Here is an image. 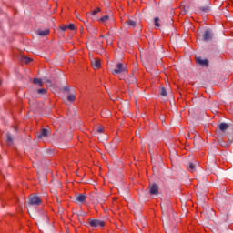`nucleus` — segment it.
Segmentation results:
<instances>
[{
	"mask_svg": "<svg viewBox=\"0 0 233 233\" xmlns=\"http://www.w3.org/2000/svg\"><path fill=\"white\" fill-rule=\"evenodd\" d=\"M228 127H229L228 124L221 123L219 124L218 128L221 132H227V130H228Z\"/></svg>",
	"mask_w": 233,
	"mask_h": 233,
	"instance_id": "11",
	"label": "nucleus"
},
{
	"mask_svg": "<svg viewBox=\"0 0 233 233\" xmlns=\"http://www.w3.org/2000/svg\"><path fill=\"white\" fill-rule=\"evenodd\" d=\"M126 23L129 26H132V28H136V25H137L136 21H134V20H127Z\"/></svg>",
	"mask_w": 233,
	"mask_h": 233,
	"instance_id": "20",
	"label": "nucleus"
},
{
	"mask_svg": "<svg viewBox=\"0 0 233 233\" xmlns=\"http://www.w3.org/2000/svg\"><path fill=\"white\" fill-rule=\"evenodd\" d=\"M127 83L129 85L132 83H136V78L134 76H129V78H127Z\"/></svg>",
	"mask_w": 233,
	"mask_h": 233,
	"instance_id": "24",
	"label": "nucleus"
},
{
	"mask_svg": "<svg viewBox=\"0 0 233 233\" xmlns=\"http://www.w3.org/2000/svg\"><path fill=\"white\" fill-rule=\"evenodd\" d=\"M109 19H110V16L107 15H106L102 16V17L99 19V21H100L101 23H106V21H108Z\"/></svg>",
	"mask_w": 233,
	"mask_h": 233,
	"instance_id": "21",
	"label": "nucleus"
},
{
	"mask_svg": "<svg viewBox=\"0 0 233 233\" xmlns=\"http://www.w3.org/2000/svg\"><path fill=\"white\" fill-rule=\"evenodd\" d=\"M67 29L68 30H76V25L70 24L69 25H67Z\"/></svg>",
	"mask_w": 233,
	"mask_h": 233,
	"instance_id": "26",
	"label": "nucleus"
},
{
	"mask_svg": "<svg viewBox=\"0 0 233 233\" xmlns=\"http://www.w3.org/2000/svg\"><path fill=\"white\" fill-rule=\"evenodd\" d=\"M0 85H1V80H0Z\"/></svg>",
	"mask_w": 233,
	"mask_h": 233,
	"instance_id": "37",
	"label": "nucleus"
},
{
	"mask_svg": "<svg viewBox=\"0 0 233 233\" xmlns=\"http://www.w3.org/2000/svg\"><path fill=\"white\" fill-rule=\"evenodd\" d=\"M98 12H101V8H96V9H95L93 12H92V15H97V13Z\"/></svg>",
	"mask_w": 233,
	"mask_h": 233,
	"instance_id": "25",
	"label": "nucleus"
},
{
	"mask_svg": "<svg viewBox=\"0 0 233 233\" xmlns=\"http://www.w3.org/2000/svg\"><path fill=\"white\" fill-rule=\"evenodd\" d=\"M43 203V200H41V198L39 196L31 194L30 195V205L31 207H39Z\"/></svg>",
	"mask_w": 233,
	"mask_h": 233,
	"instance_id": "1",
	"label": "nucleus"
},
{
	"mask_svg": "<svg viewBox=\"0 0 233 233\" xmlns=\"http://www.w3.org/2000/svg\"><path fill=\"white\" fill-rule=\"evenodd\" d=\"M154 23H155V26H157V28L161 26V25L159 24V17H155Z\"/></svg>",
	"mask_w": 233,
	"mask_h": 233,
	"instance_id": "23",
	"label": "nucleus"
},
{
	"mask_svg": "<svg viewBox=\"0 0 233 233\" xmlns=\"http://www.w3.org/2000/svg\"><path fill=\"white\" fill-rule=\"evenodd\" d=\"M45 82L47 83V86H52V81H50L49 79H45Z\"/></svg>",
	"mask_w": 233,
	"mask_h": 233,
	"instance_id": "29",
	"label": "nucleus"
},
{
	"mask_svg": "<svg viewBox=\"0 0 233 233\" xmlns=\"http://www.w3.org/2000/svg\"><path fill=\"white\" fill-rule=\"evenodd\" d=\"M28 205H30V201L25 200V206H26V208H27V212H30V210L28 209Z\"/></svg>",
	"mask_w": 233,
	"mask_h": 233,
	"instance_id": "31",
	"label": "nucleus"
},
{
	"mask_svg": "<svg viewBox=\"0 0 233 233\" xmlns=\"http://www.w3.org/2000/svg\"><path fill=\"white\" fill-rule=\"evenodd\" d=\"M63 90H64V92H70V87H68V86H64V87H63Z\"/></svg>",
	"mask_w": 233,
	"mask_h": 233,
	"instance_id": "30",
	"label": "nucleus"
},
{
	"mask_svg": "<svg viewBox=\"0 0 233 233\" xmlns=\"http://www.w3.org/2000/svg\"><path fill=\"white\" fill-rule=\"evenodd\" d=\"M36 34L40 35V37H46L50 34V29H46V30H37Z\"/></svg>",
	"mask_w": 233,
	"mask_h": 233,
	"instance_id": "9",
	"label": "nucleus"
},
{
	"mask_svg": "<svg viewBox=\"0 0 233 233\" xmlns=\"http://www.w3.org/2000/svg\"><path fill=\"white\" fill-rule=\"evenodd\" d=\"M149 194L151 196H157L159 194V186L157 184L153 183L149 185Z\"/></svg>",
	"mask_w": 233,
	"mask_h": 233,
	"instance_id": "4",
	"label": "nucleus"
},
{
	"mask_svg": "<svg viewBox=\"0 0 233 233\" xmlns=\"http://www.w3.org/2000/svg\"><path fill=\"white\" fill-rule=\"evenodd\" d=\"M91 65H92L94 70H97V69L101 68V60L96 59L91 62Z\"/></svg>",
	"mask_w": 233,
	"mask_h": 233,
	"instance_id": "8",
	"label": "nucleus"
},
{
	"mask_svg": "<svg viewBox=\"0 0 233 233\" xmlns=\"http://www.w3.org/2000/svg\"><path fill=\"white\" fill-rule=\"evenodd\" d=\"M60 30H61L62 32H66V30H68V25H61V26H60Z\"/></svg>",
	"mask_w": 233,
	"mask_h": 233,
	"instance_id": "27",
	"label": "nucleus"
},
{
	"mask_svg": "<svg viewBox=\"0 0 233 233\" xmlns=\"http://www.w3.org/2000/svg\"><path fill=\"white\" fill-rule=\"evenodd\" d=\"M5 136H6L7 145H14V137H12V134L6 133Z\"/></svg>",
	"mask_w": 233,
	"mask_h": 233,
	"instance_id": "10",
	"label": "nucleus"
},
{
	"mask_svg": "<svg viewBox=\"0 0 233 233\" xmlns=\"http://www.w3.org/2000/svg\"><path fill=\"white\" fill-rule=\"evenodd\" d=\"M160 96H163V97H167V89L165 87H161Z\"/></svg>",
	"mask_w": 233,
	"mask_h": 233,
	"instance_id": "22",
	"label": "nucleus"
},
{
	"mask_svg": "<svg viewBox=\"0 0 233 233\" xmlns=\"http://www.w3.org/2000/svg\"><path fill=\"white\" fill-rule=\"evenodd\" d=\"M33 85H36V86H43V79L41 78H34Z\"/></svg>",
	"mask_w": 233,
	"mask_h": 233,
	"instance_id": "13",
	"label": "nucleus"
},
{
	"mask_svg": "<svg viewBox=\"0 0 233 233\" xmlns=\"http://www.w3.org/2000/svg\"><path fill=\"white\" fill-rule=\"evenodd\" d=\"M104 130H105V127H103L101 126V127H98L97 132H99V134H103Z\"/></svg>",
	"mask_w": 233,
	"mask_h": 233,
	"instance_id": "28",
	"label": "nucleus"
},
{
	"mask_svg": "<svg viewBox=\"0 0 233 233\" xmlns=\"http://www.w3.org/2000/svg\"><path fill=\"white\" fill-rule=\"evenodd\" d=\"M47 90L45 88H41V89H37L36 90V94L40 95V96H46Z\"/></svg>",
	"mask_w": 233,
	"mask_h": 233,
	"instance_id": "18",
	"label": "nucleus"
},
{
	"mask_svg": "<svg viewBox=\"0 0 233 233\" xmlns=\"http://www.w3.org/2000/svg\"><path fill=\"white\" fill-rule=\"evenodd\" d=\"M30 61H33V59H32V58H30Z\"/></svg>",
	"mask_w": 233,
	"mask_h": 233,
	"instance_id": "36",
	"label": "nucleus"
},
{
	"mask_svg": "<svg viewBox=\"0 0 233 233\" xmlns=\"http://www.w3.org/2000/svg\"><path fill=\"white\" fill-rule=\"evenodd\" d=\"M221 147H227L228 145L226 143H220Z\"/></svg>",
	"mask_w": 233,
	"mask_h": 233,
	"instance_id": "32",
	"label": "nucleus"
},
{
	"mask_svg": "<svg viewBox=\"0 0 233 233\" xmlns=\"http://www.w3.org/2000/svg\"><path fill=\"white\" fill-rule=\"evenodd\" d=\"M101 37H105V35H101Z\"/></svg>",
	"mask_w": 233,
	"mask_h": 233,
	"instance_id": "35",
	"label": "nucleus"
},
{
	"mask_svg": "<svg viewBox=\"0 0 233 233\" xmlns=\"http://www.w3.org/2000/svg\"><path fill=\"white\" fill-rule=\"evenodd\" d=\"M88 224H89L90 227H92L93 228H97V227H100V228H103V227H105V221L99 220V219H92V218H89V219H88Z\"/></svg>",
	"mask_w": 233,
	"mask_h": 233,
	"instance_id": "2",
	"label": "nucleus"
},
{
	"mask_svg": "<svg viewBox=\"0 0 233 233\" xmlns=\"http://www.w3.org/2000/svg\"><path fill=\"white\" fill-rule=\"evenodd\" d=\"M76 201H78L79 203H85V201H86V196H85V194H80L76 197Z\"/></svg>",
	"mask_w": 233,
	"mask_h": 233,
	"instance_id": "12",
	"label": "nucleus"
},
{
	"mask_svg": "<svg viewBox=\"0 0 233 233\" xmlns=\"http://www.w3.org/2000/svg\"><path fill=\"white\" fill-rule=\"evenodd\" d=\"M136 136H139V134H138V133H136Z\"/></svg>",
	"mask_w": 233,
	"mask_h": 233,
	"instance_id": "33",
	"label": "nucleus"
},
{
	"mask_svg": "<svg viewBox=\"0 0 233 233\" xmlns=\"http://www.w3.org/2000/svg\"><path fill=\"white\" fill-rule=\"evenodd\" d=\"M47 136H48V129H46V128L42 129V132H41L39 137H46Z\"/></svg>",
	"mask_w": 233,
	"mask_h": 233,
	"instance_id": "17",
	"label": "nucleus"
},
{
	"mask_svg": "<svg viewBox=\"0 0 233 233\" xmlns=\"http://www.w3.org/2000/svg\"><path fill=\"white\" fill-rule=\"evenodd\" d=\"M212 37H214V34L210 29H207L203 35V41L205 42L212 41Z\"/></svg>",
	"mask_w": 233,
	"mask_h": 233,
	"instance_id": "6",
	"label": "nucleus"
},
{
	"mask_svg": "<svg viewBox=\"0 0 233 233\" xmlns=\"http://www.w3.org/2000/svg\"><path fill=\"white\" fill-rule=\"evenodd\" d=\"M196 64L204 66L205 68L210 66V61H208V59H203L200 56L196 57Z\"/></svg>",
	"mask_w": 233,
	"mask_h": 233,
	"instance_id": "3",
	"label": "nucleus"
},
{
	"mask_svg": "<svg viewBox=\"0 0 233 233\" xmlns=\"http://www.w3.org/2000/svg\"><path fill=\"white\" fill-rule=\"evenodd\" d=\"M67 101H69L70 103H74V101H76V95L74 94L68 95Z\"/></svg>",
	"mask_w": 233,
	"mask_h": 233,
	"instance_id": "19",
	"label": "nucleus"
},
{
	"mask_svg": "<svg viewBox=\"0 0 233 233\" xmlns=\"http://www.w3.org/2000/svg\"><path fill=\"white\" fill-rule=\"evenodd\" d=\"M187 170H189V172H196V164L190 162L187 166Z\"/></svg>",
	"mask_w": 233,
	"mask_h": 233,
	"instance_id": "15",
	"label": "nucleus"
},
{
	"mask_svg": "<svg viewBox=\"0 0 233 233\" xmlns=\"http://www.w3.org/2000/svg\"><path fill=\"white\" fill-rule=\"evenodd\" d=\"M161 210L164 216H166V214H170V212L172 211V208L170 207V202H167V205H165L164 207L162 206Z\"/></svg>",
	"mask_w": 233,
	"mask_h": 233,
	"instance_id": "7",
	"label": "nucleus"
},
{
	"mask_svg": "<svg viewBox=\"0 0 233 233\" xmlns=\"http://www.w3.org/2000/svg\"><path fill=\"white\" fill-rule=\"evenodd\" d=\"M21 61L22 63H25V65H30V57L26 56H23Z\"/></svg>",
	"mask_w": 233,
	"mask_h": 233,
	"instance_id": "16",
	"label": "nucleus"
},
{
	"mask_svg": "<svg viewBox=\"0 0 233 233\" xmlns=\"http://www.w3.org/2000/svg\"><path fill=\"white\" fill-rule=\"evenodd\" d=\"M15 130H17V128H16V127H15Z\"/></svg>",
	"mask_w": 233,
	"mask_h": 233,
	"instance_id": "34",
	"label": "nucleus"
},
{
	"mask_svg": "<svg viewBox=\"0 0 233 233\" xmlns=\"http://www.w3.org/2000/svg\"><path fill=\"white\" fill-rule=\"evenodd\" d=\"M123 72H127V67L123 63H118L116 65V68L113 70L112 74H123Z\"/></svg>",
	"mask_w": 233,
	"mask_h": 233,
	"instance_id": "5",
	"label": "nucleus"
},
{
	"mask_svg": "<svg viewBox=\"0 0 233 233\" xmlns=\"http://www.w3.org/2000/svg\"><path fill=\"white\" fill-rule=\"evenodd\" d=\"M199 11L203 12L204 14H208V12H210V6L209 5L200 6Z\"/></svg>",
	"mask_w": 233,
	"mask_h": 233,
	"instance_id": "14",
	"label": "nucleus"
}]
</instances>
